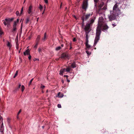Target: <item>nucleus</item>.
Here are the masks:
<instances>
[{
	"label": "nucleus",
	"mask_w": 134,
	"mask_h": 134,
	"mask_svg": "<svg viewBox=\"0 0 134 134\" xmlns=\"http://www.w3.org/2000/svg\"><path fill=\"white\" fill-rule=\"evenodd\" d=\"M38 50L39 52L40 53V52H41V48H39L38 49Z\"/></svg>",
	"instance_id": "4c0bfd02"
},
{
	"label": "nucleus",
	"mask_w": 134,
	"mask_h": 134,
	"mask_svg": "<svg viewBox=\"0 0 134 134\" xmlns=\"http://www.w3.org/2000/svg\"><path fill=\"white\" fill-rule=\"evenodd\" d=\"M32 7L31 5L30 6L29 8L27 10V12L29 14H31V15L32 14Z\"/></svg>",
	"instance_id": "6e6552de"
},
{
	"label": "nucleus",
	"mask_w": 134,
	"mask_h": 134,
	"mask_svg": "<svg viewBox=\"0 0 134 134\" xmlns=\"http://www.w3.org/2000/svg\"><path fill=\"white\" fill-rule=\"evenodd\" d=\"M94 6L96 7L97 6V3L99 1V0H94Z\"/></svg>",
	"instance_id": "412c9836"
},
{
	"label": "nucleus",
	"mask_w": 134,
	"mask_h": 134,
	"mask_svg": "<svg viewBox=\"0 0 134 134\" xmlns=\"http://www.w3.org/2000/svg\"><path fill=\"white\" fill-rule=\"evenodd\" d=\"M1 119H2V120H3L2 117L0 115V119L1 120Z\"/></svg>",
	"instance_id": "3c124183"
},
{
	"label": "nucleus",
	"mask_w": 134,
	"mask_h": 134,
	"mask_svg": "<svg viewBox=\"0 0 134 134\" xmlns=\"http://www.w3.org/2000/svg\"><path fill=\"white\" fill-rule=\"evenodd\" d=\"M21 33V32H19V33Z\"/></svg>",
	"instance_id": "774afa93"
},
{
	"label": "nucleus",
	"mask_w": 134,
	"mask_h": 134,
	"mask_svg": "<svg viewBox=\"0 0 134 134\" xmlns=\"http://www.w3.org/2000/svg\"><path fill=\"white\" fill-rule=\"evenodd\" d=\"M16 13L17 15H18L19 14V12L18 11H17L16 12Z\"/></svg>",
	"instance_id": "c9c22d12"
},
{
	"label": "nucleus",
	"mask_w": 134,
	"mask_h": 134,
	"mask_svg": "<svg viewBox=\"0 0 134 134\" xmlns=\"http://www.w3.org/2000/svg\"><path fill=\"white\" fill-rule=\"evenodd\" d=\"M47 38V37L46 36V33H45L44 34V35L42 39V41H44Z\"/></svg>",
	"instance_id": "4468645a"
},
{
	"label": "nucleus",
	"mask_w": 134,
	"mask_h": 134,
	"mask_svg": "<svg viewBox=\"0 0 134 134\" xmlns=\"http://www.w3.org/2000/svg\"><path fill=\"white\" fill-rule=\"evenodd\" d=\"M103 19L102 18H99V22L101 23H99L97 27L96 37L94 40V46H95L100 39V35L101 34V30L102 28V30L105 32L107 31L109 28L108 26L106 24H103L102 23L103 22Z\"/></svg>",
	"instance_id": "f257e3e1"
},
{
	"label": "nucleus",
	"mask_w": 134,
	"mask_h": 134,
	"mask_svg": "<svg viewBox=\"0 0 134 134\" xmlns=\"http://www.w3.org/2000/svg\"><path fill=\"white\" fill-rule=\"evenodd\" d=\"M21 49H20V50L19 51V53H20V50Z\"/></svg>",
	"instance_id": "052dcab7"
},
{
	"label": "nucleus",
	"mask_w": 134,
	"mask_h": 134,
	"mask_svg": "<svg viewBox=\"0 0 134 134\" xmlns=\"http://www.w3.org/2000/svg\"><path fill=\"white\" fill-rule=\"evenodd\" d=\"M21 84H19L18 86L15 89L14 91L16 92L18 91L21 87Z\"/></svg>",
	"instance_id": "dca6fc26"
},
{
	"label": "nucleus",
	"mask_w": 134,
	"mask_h": 134,
	"mask_svg": "<svg viewBox=\"0 0 134 134\" xmlns=\"http://www.w3.org/2000/svg\"><path fill=\"white\" fill-rule=\"evenodd\" d=\"M45 87L44 86L42 85L41 86V88L42 89H43L45 88Z\"/></svg>",
	"instance_id": "ea45409f"
},
{
	"label": "nucleus",
	"mask_w": 134,
	"mask_h": 134,
	"mask_svg": "<svg viewBox=\"0 0 134 134\" xmlns=\"http://www.w3.org/2000/svg\"><path fill=\"white\" fill-rule=\"evenodd\" d=\"M86 53H87L88 54H90V53L88 51H86Z\"/></svg>",
	"instance_id": "49530a36"
},
{
	"label": "nucleus",
	"mask_w": 134,
	"mask_h": 134,
	"mask_svg": "<svg viewBox=\"0 0 134 134\" xmlns=\"http://www.w3.org/2000/svg\"><path fill=\"white\" fill-rule=\"evenodd\" d=\"M18 74V71H16L14 75V76L13 77V78H15L16 77V76Z\"/></svg>",
	"instance_id": "cd10ccee"
},
{
	"label": "nucleus",
	"mask_w": 134,
	"mask_h": 134,
	"mask_svg": "<svg viewBox=\"0 0 134 134\" xmlns=\"http://www.w3.org/2000/svg\"><path fill=\"white\" fill-rule=\"evenodd\" d=\"M118 5L117 3L115 4L113 7V10H115L118 7Z\"/></svg>",
	"instance_id": "aec40b11"
},
{
	"label": "nucleus",
	"mask_w": 134,
	"mask_h": 134,
	"mask_svg": "<svg viewBox=\"0 0 134 134\" xmlns=\"http://www.w3.org/2000/svg\"><path fill=\"white\" fill-rule=\"evenodd\" d=\"M57 107L58 108H61V106L60 104H58L57 105Z\"/></svg>",
	"instance_id": "e433bc0d"
},
{
	"label": "nucleus",
	"mask_w": 134,
	"mask_h": 134,
	"mask_svg": "<svg viewBox=\"0 0 134 134\" xmlns=\"http://www.w3.org/2000/svg\"><path fill=\"white\" fill-rule=\"evenodd\" d=\"M38 43H39L36 42V44H35V46L34 47L36 49L37 48V46H38Z\"/></svg>",
	"instance_id": "2f4dec72"
},
{
	"label": "nucleus",
	"mask_w": 134,
	"mask_h": 134,
	"mask_svg": "<svg viewBox=\"0 0 134 134\" xmlns=\"http://www.w3.org/2000/svg\"><path fill=\"white\" fill-rule=\"evenodd\" d=\"M21 109H20L19 110V112H18V114H17L18 115H19V114H20V113L21 112Z\"/></svg>",
	"instance_id": "72a5a7b5"
},
{
	"label": "nucleus",
	"mask_w": 134,
	"mask_h": 134,
	"mask_svg": "<svg viewBox=\"0 0 134 134\" xmlns=\"http://www.w3.org/2000/svg\"><path fill=\"white\" fill-rule=\"evenodd\" d=\"M88 0H83L82 5V8L85 10L87 9L88 7Z\"/></svg>",
	"instance_id": "7ed1b4c3"
},
{
	"label": "nucleus",
	"mask_w": 134,
	"mask_h": 134,
	"mask_svg": "<svg viewBox=\"0 0 134 134\" xmlns=\"http://www.w3.org/2000/svg\"><path fill=\"white\" fill-rule=\"evenodd\" d=\"M94 22V20L93 19H92L91 20L90 23L88 24H90V25H91Z\"/></svg>",
	"instance_id": "5701e85b"
},
{
	"label": "nucleus",
	"mask_w": 134,
	"mask_h": 134,
	"mask_svg": "<svg viewBox=\"0 0 134 134\" xmlns=\"http://www.w3.org/2000/svg\"><path fill=\"white\" fill-rule=\"evenodd\" d=\"M62 82V83H64V81L63 80H62L61 81Z\"/></svg>",
	"instance_id": "13d9d810"
},
{
	"label": "nucleus",
	"mask_w": 134,
	"mask_h": 134,
	"mask_svg": "<svg viewBox=\"0 0 134 134\" xmlns=\"http://www.w3.org/2000/svg\"><path fill=\"white\" fill-rule=\"evenodd\" d=\"M91 25H90V24H89L88 23H87L86 24L84 28V29L86 32H87V31L88 32L89 31H90V30H89V29Z\"/></svg>",
	"instance_id": "39448f33"
},
{
	"label": "nucleus",
	"mask_w": 134,
	"mask_h": 134,
	"mask_svg": "<svg viewBox=\"0 0 134 134\" xmlns=\"http://www.w3.org/2000/svg\"><path fill=\"white\" fill-rule=\"evenodd\" d=\"M19 19H17V20L16 21H15L17 23H18L19 22Z\"/></svg>",
	"instance_id": "de8ad7c7"
},
{
	"label": "nucleus",
	"mask_w": 134,
	"mask_h": 134,
	"mask_svg": "<svg viewBox=\"0 0 134 134\" xmlns=\"http://www.w3.org/2000/svg\"><path fill=\"white\" fill-rule=\"evenodd\" d=\"M66 69L65 68L61 69L60 71L59 74L60 75H62L63 73L66 71Z\"/></svg>",
	"instance_id": "9d476101"
},
{
	"label": "nucleus",
	"mask_w": 134,
	"mask_h": 134,
	"mask_svg": "<svg viewBox=\"0 0 134 134\" xmlns=\"http://www.w3.org/2000/svg\"><path fill=\"white\" fill-rule=\"evenodd\" d=\"M16 46H19L18 41L16 42Z\"/></svg>",
	"instance_id": "473e14b6"
},
{
	"label": "nucleus",
	"mask_w": 134,
	"mask_h": 134,
	"mask_svg": "<svg viewBox=\"0 0 134 134\" xmlns=\"http://www.w3.org/2000/svg\"><path fill=\"white\" fill-rule=\"evenodd\" d=\"M25 89V87L24 85H22L21 87V90L22 92H23Z\"/></svg>",
	"instance_id": "b1692460"
},
{
	"label": "nucleus",
	"mask_w": 134,
	"mask_h": 134,
	"mask_svg": "<svg viewBox=\"0 0 134 134\" xmlns=\"http://www.w3.org/2000/svg\"><path fill=\"white\" fill-rule=\"evenodd\" d=\"M42 93H43V91H42Z\"/></svg>",
	"instance_id": "69168bd1"
},
{
	"label": "nucleus",
	"mask_w": 134,
	"mask_h": 134,
	"mask_svg": "<svg viewBox=\"0 0 134 134\" xmlns=\"http://www.w3.org/2000/svg\"><path fill=\"white\" fill-rule=\"evenodd\" d=\"M90 32V31H89L88 32H86V42H88V33Z\"/></svg>",
	"instance_id": "2eb2a0df"
},
{
	"label": "nucleus",
	"mask_w": 134,
	"mask_h": 134,
	"mask_svg": "<svg viewBox=\"0 0 134 134\" xmlns=\"http://www.w3.org/2000/svg\"><path fill=\"white\" fill-rule=\"evenodd\" d=\"M109 19L110 21H112L114 20L116 18L115 14L113 12H111L110 15L108 16Z\"/></svg>",
	"instance_id": "20e7f679"
},
{
	"label": "nucleus",
	"mask_w": 134,
	"mask_h": 134,
	"mask_svg": "<svg viewBox=\"0 0 134 134\" xmlns=\"http://www.w3.org/2000/svg\"><path fill=\"white\" fill-rule=\"evenodd\" d=\"M3 131H4V128L3 126V124L2 122V123L1 126L0 128V131L1 132V134H3Z\"/></svg>",
	"instance_id": "1a4fd4ad"
},
{
	"label": "nucleus",
	"mask_w": 134,
	"mask_h": 134,
	"mask_svg": "<svg viewBox=\"0 0 134 134\" xmlns=\"http://www.w3.org/2000/svg\"><path fill=\"white\" fill-rule=\"evenodd\" d=\"M10 24V22L7 23V25H9Z\"/></svg>",
	"instance_id": "6e6d98bb"
},
{
	"label": "nucleus",
	"mask_w": 134,
	"mask_h": 134,
	"mask_svg": "<svg viewBox=\"0 0 134 134\" xmlns=\"http://www.w3.org/2000/svg\"><path fill=\"white\" fill-rule=\"evenodd\" d=\"M88 42H86L85 44L86 47L88 49H90L91 47V46L88 44Z\"/></svg>",
	"instance_id": "a211bd4d"
},
{
	"label": "nucleus",
	"mask_w": 134,
	"mask_h": 134,
	"mask_svg": "<svg viewBox=\"0 0 134 134\" xmlns=\"http://www.w3.org/2000/svg\"><path fill=\"white\" fill-rule=\"evenodd\" d=\"M16 48L17 49H18L19 47L18 46H16Z\"/></svg>",
	"instance_id": "5fc2aeb1"
},
{
	"label": "nucleus",
	"mask_w": 134,
	"mask_h": 134,
	"mask_svg": "<svg viewBox=\"0 0 134 134\" xmlns=\"http://www.w3.org/2000/svg\"><path fill=\"white\" fill-rule=\"evenodd\" d=\"M29 21V19L28 18H27L26 20V24L27 23H28V22Z\"/></svg>",
	"instance_id": "58836bf2"
},
{
	"label": "nucleus",
	"mask_w": 134,
	"mask_h": 134,
	"mask_svg": "<svg viewBox=\"0 0 134 134\" xmlns=\"http://www.w3.org/2000/svg\"><path fill=\"white\" fill-rule=\"evenodd\" d=\"M40 35H38L37 37L36 40V42L39 43L40 42Z\"/></svg>",
	"instance_id": "f3484780"
},
{
	"label": "nucleus",
	"mask_w": 134,
	"mask_h": 134,
	"mask_svg": "<svg viewBox=\"0 0 134 134\" xmlns=\"http://www.w3.org/2000/svg\"><path fill=\"white\" fill-rule=\"evenodd\" d=\"M21 33V32H19V33Z\"/></svg>",
	"instance_id": "338daca9"
},
{
	"label": "nucleus",
	"mask_w": 134,
	"mask_h": 134,
	"mask_svg": "<svg viewBox=\"0 0 134 134\" xmlns=\"http://www.w3.org/2000/svg\"><path fill=\"white\" fill-rule=\"evenodd\" d=\"M44 13V11H43V12L42 13V14H43V13Z\"/></svg>",
	"instance_id": "0e129e2a"
},
{
	"label": "nucleus",
	"mask_w": 134,
	"mask_h": 134,
	"mask_svg": "<svg viewBox=\"0 0 134 134\" xmlns=\"http://www.w3.org/2000/svg\"><path fill=\"white\" fill-rule=\"evenodd\" d=\"M64 96V94L63 93H61L60 92H59L57 95V97L59 98H62Z\"/></svg>",
	"instance_id": "f8f14e48"
},
{
	"label": "nucleus",
	"mask_w": 134,
	"mask_h": 134,
	"mask_svg": "<svg viewBox=\"0 0 134 134\" xmlns=\"http://www.w3.org/2000/svg\"><path fill=\"white\" fill-rule=\"evenodd\" d=\"M16 118L18 120H19L20 119L19 117V115H18V114H17V115L16 116Z\"/></svg>",
	"instance_id": "79ce46f5"
},
{
	"label": "nucleus",
	"mask_w": 134,
	"mask_h": 134,
	"mask_svg": "<svg viewBox=\"0 0 134 134\" xmlns=\"http://www.w3.org/2000/svg\"><path fill=\"white\" fill-rule=\"evenodd\" d=\"M7 45V46L9 47L10 48L12 46L10 43L9 42H8Z\"/></svg>",
	"instance_id": "393cba45"
},
{
	"label": "nucleus",
	"mask_w": 134,
	"mask_h": 134,
	"mask_svg": "<svg viewBox=\"0 0 134 134\" xmlns=\"http://www.w3.org/2000/svg\"><path fill=\"white\" fill-rule=\"evenodd\" d=\"M116 25V24H112V26H113V27H114Z\"/></svg>",
	"instance_id": "8fccbe9b"
},
{
	"label": "nucleus",
	"mask_w": 134,
	"mask_h": 134,
	"mask_svg": "<svg viewBox=\"0 0 134 134\" xmlns=\"http://www.w3.org/2000/svg\"><path fill=\"white\" fill-rule=\"evenodd\" d=\"M33 60H34V61H35L36 60H38V61H39V59L38 58H34V59H33Z\"/></svg>",
	"instance_id": "f704fd0d"
},
{
	"label": "nucleus",
	"mask_w": 134,
	"mask_h": 134,
	"mask_svg": "<svg viewBox=\"0 0 134 134\" xmlns=\"http://www.w3.org/2000/svg\"><path fill=\"white\" fill-rule=\"evenodd\" d=\"M22 24H21V30H22Z\"/></svg>",
	"instance_id": "864d4df0"
},
{
	"label": "nucleus",
	"mask_w": 134,
	"mask_h": 134,
	"mask_svg": "<svg viewBox=\"0 0 134 134\" xmlns=\"http://www.w3.org/2000/svg\"><path fill=\"white\" fill-rule=\"evenodd\" d=\"M62 6V3H61V4H60V8H61Z\"/></svg>",
	"instance_id": "4d7b16f0"
},
{
	"label": "nucleus",
	"mask_w": 134,
	"mask_h": 134,
	"mask_svg": "<svg viewBox=\"0 0 134 134\" xmlns=\"http://www.w3.org/2000/svg\"><path fill=\"white\" fill-rule=\"evenodd\" d=\"M61 49V47L60 46L58 47L55 48V50L57 51H58Z\"/></svg>",
	"instance_id": "a878e982"
},
{
	"label": "nucleus",
	"mask_w": 134,
	"mask_h": 134,
	"mask_svg": "<svg viewBox=\"0 0 134 134\" xmlns=\"http://www.w3.org/2000/svg\"><path fill=\"white\" fill-rule=\"evenodd\" d=\"M23 7L21 8V12H20V15L21 14H22V13H23Z\"/></svg>",
	"instance_id": "c756f323"
},
{
	"label": "nucleus",
	"mask_w": 134,
	"mask_h": 134,
	"mask_svg": "<svg viewBox=\"0 0 134 134\" xmlns=\"http://www.w3.org/2000/svg\"><path fill=\"white\" fill-rule=\"evenodd\" d=\"M93 13H92V14L91 13H89L88 14H86V15L85 14H83V16L81 18L82 19V25H83L84 24V21L86 20H87L92 15V14Z\"/></svg>",
	"instance_id": "f03ea898"
},
{
	"label": "nucleus",
	"mask_w": 134,
	"mask_h": 134,
	"mask_svg": "<svg viewBox=\"0 0 134 134\" xmlns=\"http://www.w3.org/2000/svg\"><path fill=\"white\" fill-rule=\"evenodd\" d=\"M76 64L75 62H74L73 63H72L71 65V67L72 68H75L76 67Z\"/></svg>",
	"instance_id": "6ab92c4d"
},
{
	"label": "nucleus",
	"mask_w": 134,
	"mask_h": 134,
	"mask_svg": "<svg viewBox=\"0 0 134 134\" xmlns=\"http://www.w3.org/2000/svg\"><path fill=\"white\" fill-rule=\"evenodd\" d=\"M3 24H4V25H5V26L7 25L5 21H4V22H3Z\"/></svg>",
	"instance_id": "09e8293b"
},
{
	"label": "nucleus",
	"mask_w": 134,
	"mask_h": 134,
	"mask_svg": "<svg viewBox=\"0 0 134 134\" xmlns=\"http://www.w3.org/2000/svg\"><path fill=\"white\" fill-rule=\"evenodd\" d=\"M44 126H42V127L43 128H44Z\"/></svg>",
	"instance_id": "e2e57ef3"
},
{
	"label": "nucleus",
	"mask_w": 134,
	"mask_h": 134,
	"mask_svg": "<svg viewBox=\"0 0 134 134\" xmlns=\"http://www.w3.org/2000/svg\"><path fill=\"white\" fill-rule=\"evenodd\" d=\"M68 57V54L66 53H63L61 55V56L60 58H62L65 59Z\"/></svg>",
	"instance_id": "423d86ee"
},
{
	"label": "nucleus",
	"mask_w": 134,
	"mask_h": 134,
	"mask_svg": "<svg viewBox=\"0 0 134 134\" xmlns=\"http://www.w3.org/2000/svg\"><path fill=\"white\" fill-rule=\"evenodd\" d=\"M18 23H17L16 22L14 21V23L13 24V26H14L16 27Z\"/></svg>",
	"instance_id": "bb28decb"
},
{
	"label": "nucleus",
	"mask_w": 134,
	"mask_h": 134,
	"mask_svg": "<svg viewBox=\"0 0 134 134\" xmlns=\"http://www.w3.org/2000/svg\"><path fill=\"white\" fill-rule=\"evenodd\" d=\"M28 58H29V60L31 59V55L30 54H29V56L28 57Z\"/></svg>",
	"instance_id": "a19ab883"
},
{
	"label": "nucleus",
	"mask_w": 134,
	"mask_h": 134,
	"mask_svg": "<svg viewBox=\"0 0 134 134\" xmlns=\"http://www.w3.org/2000/svg\"><path fill=\"white\" fill-rule=\"evenodd\" d=\"M13 18H12L11 19H5V21L7 22V23L10 22L13 20Z\"/></svg>",
	"instance_id": "ddd939ff"
},
{
	"label": "nucleus",
	"mask_w": 134,
	"mask_h": 134,
	"mask_svg": "<svg viewBox=\"0 0 134 134\" xmlns=\"http://www.w3.org/2000/svg\"><path fill=\"white\" fill-rule=\"evenodd\" d=\"M61 46L62 47H63L64 46V45L63 44H62L61 45Z\"/></svg>",
	"instance_id": "bf43d9fd"
},
{
	"label": "nucleus",
	"mask_w": 134,
	"mask_h": 134,
	"mask_svg": "<svg viewBox=\"0 0 134 134\" xmlns=\"http://www.w3.org/2000/svg\"><path fill=\"white\" fill-rule=\"evenodd\" d=\"M73 41L74 42H75L76 41V39L75 38H74L73 39Z\"/></svg>",
	"instance_id": "a18cd8bd"
},
{
	"label": "nucleus",
	"mask_w": 134,
	"mask_h": 134,
	"mask_svg": "<svg viewBox=\"0 0 134 134\" xmlns=\"http://www.w3.org/2000/svg\"><path fill=\"white\" fill-rule=\"evenodd\" d=\"M44 1L46 3H48V0H44Z\"/></svg>",
	"instance_id": "c03bdc74"
},
{
	"label": "nucleus",
	"mask_w": 134,
	"mask_h": 134,
	"mask_svg": "<svg viewBox=\"0 0 134 134\" xmlns=\"http://www.w3.org/2000/svg\"><path fill=\"white\" fill-rule=\"evenodd\" d=\"M17 30L16 27L13 26V28L12 30V32L13 34H15Z\"/></svg>",
	"instance_id": "0eeeda50"
},
{
	"label": "nucleus",
	"mask_w": 134,
	"mask_h": 134,
	"mask_svg": "<svg viewBox=\"0 0 134 134\" xmlns=\"http://www.w3.org/2000/svg\"><path fill=\"white\" fill-rule=\"evenodd\" d=\"M67 81L68 82H70V81L68 79H67Z\"/></svg>",
	"instance_id": "603ef678"
},
{
	"label": "nucleus",
	"mask_w": 134,
	"mask_h": 134,
	"mask_svg": "<svg viewBox=\"0 0 134 134\" xmlns=\"http://www.w3.org/2000/svg\"><path fill=\"white\" fill-rule=\"evenodd\" d=\"M38 18H37V21H38Z\"/></svg>",
	"instance_id": "680f3d73"
},
{
	"label": "nucleus",
	"mask_w": 134,
	"mask_h": 134,
	"mask_svg": "<svg viewBox=\"0 0 134 134\" xmlns=\"http://www.w3.org/2000/svg\"><path fill=\"white\" fill-rule=\"evenodd\" d=\"M39 8L40 10H41L42 9L43 7L42 6V5H41V4L40 5Z\"/></svg>",
	"instance_id": "7c9ffc66"
},
{
	"label": "nucleus",
	"mask_w": 134,
	"mask_h": 134,
	"mask_svg": "<svg viewBox=\"0 0 134 134\" xmlns=\"http://www.w3.org/2000/svg\"><path fill=\"white\" fill-rule=\"evenodd\" d=\"M66 71L67 72H69L70 71L71 68L70 67H68L66 68Z\"/></svg>",
	"instance_id": "4be33fe9"
},
{
	"label": "nucleus",
	"mask_w": 134,
	"mask_h": 134,
	"mask_svg": "<svg viewBox=\"0 0 134 134\" xmlns=\"http://www.w3.org/2000/svg\"><path fill=\"white\" fill-rule=\"evenodd\" d=\"M24 54L25 55H29L30 54V51L29 49H27L25 52H24Z\"/></svg>",
	"instance_id": "9b49d317"
},
{
	"label": "nucleus",
	"mask_w": 134,
	"mask_h": 134,
	"mask_svg": "<svg viewBox=\"0 0 134 134\" xmlns=\"http://www.w3.org/2000/svg\"><path fill=\"white\" fill-rule=\"evenodd\" d=\"M33 79H34V78H32L31 79V80L30 81V82L29 83V86H30V85H31L32 82V81H33Z\"/></svg>",
	"instance_id": "c85d7f7f"
},
{
	"label": "nucleus",
	"mask_w": 134,
	"mask_h": 134,
	"mask_svg": "<svg viewBox=\"0 0 134 134\" xmlns=\"http://www.w3.org/2000/svg\"><path fill=\"white\" fill-rule=\"evenodd\" d=\"M64 77H66V79H68V76L67 75H64Z\"/></svg>",
	"instance_id": "37998d69"
}]
</instances>
